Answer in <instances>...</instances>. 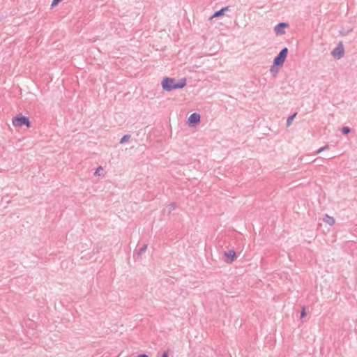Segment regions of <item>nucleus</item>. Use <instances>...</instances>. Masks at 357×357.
<instances>
[{"label":"nucleus","instance_id":"1","mask_svg":"<svg viewBox=\"0 0 357 357\" xmlns=\"http://www.w3.org/2000/svg\"><path fill=\"white\" fill-rule=\"evenodd\" d=\"M186 85V79H180L178 82L174 79L165 77L161 82V86L164 91H172L175 89H181Z\"/></svg>","mask_w":357,"mask_h":357},{"label":"nucleus","instance_id":"2","mask_svg":"<svg viewBox=\"0 0 357 357\" xmlns=\"http://www.w3.org/2000/svg\"><path fill=\"white\" fill-rule=\"evenodd\" d=\"M12 122L15 126L22 127L24 126L26 128L31 127V121L29 117L23 116L22 114H19L14 116Z\"/></svg>","mask_w":357,"mask_h":357},{"label":"nucleus","instance_id":"3","mask_svg":"<svg viewBox=\"0 0 357 357\" xmlns=\"http://www.w3.org/2000/svg\"><path fill=\"white\" fill-rule=\"evenodd\" d=\"M288 48L284 47L282 48L278 54L273 59V63L275 66H279L280 67H282L286 60V58L288 54Z\"/></svg>","mask_w":357,"mask_h":357},{"label":"nucleus","instance_id":"4","mask_svg":"<svg viewBox=\"0 0 357 357\" xmlns=\"http://www.w3.org/2000/svg\"><path fill=\"white\" fill-rule=\"evenodd\" d=\"M344 49L342 42H340L337 47L331 52V55L335 59H340L343 57Z\"/></svg>","mask_w":357,"mask_h":357},{"label":"nucleus","instance_id":"5","mask_svg":"<svg viewBox=\"0 0 357 357\" xmlns=\"http://www.w3.org/2000/svg\"><path fill=\"white\" fill-rule=\"evenodd\" d=\"M289 26L287 22H280L274 27V31L277 36H282L285 33L284 29Z\"/></svg>","mask_w":357,"mask_h":357},{"label":"nucleus","instance_id":"6","mask_svg":"<svg viewBox=\"0 0 357 357\" xmlns=\"http://www.w3.org/2000/svg\"><path fill=\"white\" fill-rule=\"evenodd\" d=\"M200 122V115L198 113H192L188 119L187 123L190 126H195Z\"/></svg>","mask_w":357,"mask_h":357},{"label":"nucleus","instance_id":"7","mask_svg":"<svg viewBox=\"0 0 357 357\" xmlns=\"http://www.w3.org/2000/svg\"><path fill=\"white\" fill-rule=\"evenodd\" d=\"M225 256L226 257L225 261L227 264H231L237 258L236 252L234 250H230L227 252H225Z\"/></svg>","mask_w":357,"mask_h":357},{"label":"nucleus","instance_id":"8","mask_svg":"<svg viewBox=\"0 0 357 357\" xmlns=\"http://www.w3.org/2000/svg\"><path fill=\"white\" fill-rule=\"evenodd\" d=\"M229 6H225V7L222 8L219 10L215 11L213 13V15L210 17L209 19L212 20L213 18H215V17H222V16H223L225 15V13L226 11L229 10Z\"/></svg>","mask_w":357,"mask_h":357},{"label":"nucleus","instance_id":"9","mask_svg":"<svg viewBox=\"0 0 357 357\" xmlns=\"http://www.w3.org/2000/svg\"><path fill=\"white\" fill-rule=\"evenodd\" d=\"M146 249H147V244L143 245L142 247L138 250V251L136 252V254L135 253L134 257H135V255H136L137 259L141 258L142 255L145 252Z\"/></svg>","mask_w":357,"mask_h":357},{"label":"nucleus","instance_id":"10","mask_svg":"<svg viewBox=\"0 0 357 357\" xmlns=\"http://www.w3.org/2000/svg\"><path fill=\"white\" fill-rule=\"evenodd\" d=\"M323 220L331 226L335 224V219L327 214L325 215Z\"/></svg>","mask_w":357,"mask_h":357},{"label":"nucleus","instance_id":"11","mask_svg":"<svg viewBox=\"0 0 357 357\" xmlns=\"http://www.w3.org/2000/svg\"><path fill=\"white\" fill-rule=\"evenodd\" d=\"M297 113L296 112H294V114H292L291 115H290L288 118H287V126H289L291 123H292V121L294 119V118L296 117Z\"/></svg>","mask_w":357,"mask_h":357},{"label":"nucleus","instance_id":"12","mask_svg":"<svg viewBox=\"0 0 357 357\" xmlns=\"http://www.w3.org/2000/svg\"><path fill=\"white\" fill-rule=\"evenodd\" d=\"M130 137H131V135H128V134L123 135L121 137V139H120V144H123V143L128 142Z\"/></svg>","mask_w":357,"mask_h":357},{"label":"nucleus","instance_id":"13","mask_svg":"<svg viewBox=\"0 0 357 357\" xmlns=\"http://www.w3.org/2000/svg\"><path fill=\"white\" fill-rule=\"evenodd\" d=\"M351 131V129L349 127L344 126L342 128V133L344 135L349 134Z\"/></svg>","mask_w":357,"mask_h":357},{"label":"nucleus","instance_id":"14","mask_svg":"<svg viewBox=\"0 0 357 357\" xmlns=\"http://www.w3.org/2000/svg\"><path fill=\"white\" fill-rule=\"evenodd\" d=\"M278 67H280L279 66H275L274 64L271 67V69H270V71L271 73H273V75L278 73Z\"/></svg>","mask_w":357,"mask_h":357},{"label":"nucleus","instance_id":"15","mask_svg":"<svg viewBox=\"0 0 357 357\" xmlns=\"http://www.w3.org/2000/svg\"><path fill=\"white\" fill-rule=\"evenodd\" d=\"M329 149V146L328 145H326L323 147H321L320 149H319L318 150L316 151L315 153L317 154V153H319L325 150H328Z\"/></svg>","mask_w":357,"mask_h":357},{"label":"nucleus","instance_id":"16","mask_svg":"<svg viewBox=\"0 0 357 357\" xmlns=\"http://www.w3.org/2000/svg\"><path fill=\"white\" fill-rule=\"evenodd\" d=\"M63 0H52L51 3V7L54 8L60 2H61Z\"/></svg>","mask_w":357,"mask_h":357},{"label":"nucleus","instance_id":"17","mask_svg":"<svg viewBox=\"0 0 357 357\" xmlns=\"http://www.w3.org/2000/svg\"><path fill=\"white\" fill-rule=\"evenodd\" d=\"M102 171H103L102 167L101 166H99V167L96 169V172H95V173H94V175H100V174H101V172H102Z\"/></svg>","mask_w":357,"mask_h":357},{"label":"nucleus","instance_id":"18","mask_svg":"<svg viewBox=\"0 0 357 357\" xmlns=\"http://www.w3.org/2000/svg\"><path fill=\"white\" fill-rule=\"evenodd\" d=\"M168 207H169V210H174L176 208V204H175V203L172 202L169 204Z\"/></svg>","mask_w":357,"mask_h":357},{"label":"nucleus","instance_id":"19","mask_svg":"<svg viewBox=\"0 0 357 357\" xmlns=\"http://www.w3.org/2000/svg\"><path fill=\"white\" fill-rule=\"evenodd\" d=\"M161 357H168V352L167 351H165L162 356Z\"/></svg>","mask_w":357,"mask_h":357},{"label":"nucleus","instance_id":"20","mask_svg":"<svg viewBox=\"0 0 357 357\" xmlns=\"http://www.w3.org/2000/svg\"><path fill=\"white\" fill-rule=\"evenodd\" d=\"M300 312H306L305 307H302L301 309Z\"/></svg>","mask_w":357,"mask_h":357},{"label":"nucleus","instance_id":"21","mask_svg":"<svg viewBox=\"0 0 357 357\" xmlns=\"http://www.w3.org/2000/svg\"><path fill=\"white\" fill-rule=\"evenodd\" d=\"M306 315L307 314H301L300 319H303Z\"/></svg>","mask_w":357,"mask_h":357},{"label":"nucleus","instance_id":"22","mask_svg":"<svg viewBox=\"0 0 357 357\" xmlns=\"http://www.w3.org/2000/svg\"><path fill=\"white\" fill-rule=\"evenodd\" d=\"M138 357H149V356H148V355L143 354H139L138 356Z\"/></svg>","mask_w":357,"mask_h":357}]
</instances>
